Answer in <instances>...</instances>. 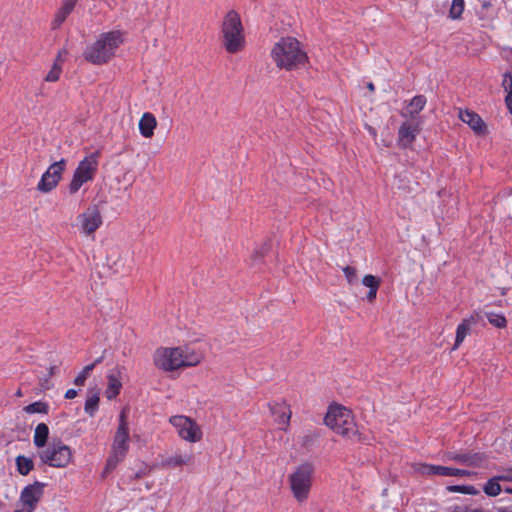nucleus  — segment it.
Returning a JSON list of instances; mask_svg holds the SVG:
<instances>
[{
    "instance_id": "obj_7",
    "label": "nucleus",
    "mask_w": 512,
    "mask_h": 512,
    "mask_svg": "<svg viewBox=\"0 0 512 512\" xmlns=\"http://www.w3.org/2000/svg\"><path fill=\"white\" fill-rule=\"evenodd\" d=\"M100 153L95 151L85 156L74 170L72 180L68 186L70 194H75L87 182L92 181L98 171Z\"/></svg>"
},
{
    "instance_id": "obj_14",
    "label": "nucleus",
    "mask_w": 512,
    "mask_h": 512,
    "mask_svg": "<svg viewBox=\"0 0 512 512\" xmlns=\"http://www.w3.org/2000/svg\"><path fill=\"white\" fill-rule=\"evenodd\" d=\"M45 483L35 481L33 484L27 485L21 492L20 502L25 506L35 510L38 502L44 494Z\"/></svg>"
},
{
    "instance_id": "obj_43",
    "label": "nucleus",
    "mask_w": 512,
    "mask_h": 512,
    "mask_svg": "<svg viewBox=\"0 0 512 512\" xmlns=\"http://www.w3.org/2000/svg\"><path fill=\"white\" fill-rule=\"evenodd\" d=\"M103 360V357H98L95 359V361L93 363H91L90 365H94V367L98 364H100Z\"/></svg>"
},
{
    "instance_id": "obj_26",
    "label": "nucleus",
    "mask_w": 512,
    "mask_h": 512,
    "mask_svg": "<svg viewBox=\"0 0 512 512\" xmlns=\"http://www.w3.org/2000/svg\"><path fill=\"white\" fill-rule=\"evenodd\" d=\"M62 52L60 51L47 75L45 76L46 82H56L59 80L62 73L63 63Z\"/></svg>"
},
{
    "instance_id": "obj_5",
    "label": "nucleus",
    "mask_w": 512,
    "mask_h": 512,
    "mask_svg": "<svg viewBox=\"0 0 512 512\" xmlns=\"http://www.w3.org/2000/svg\"><path fill=\"white\" fill-rule=\"evenodd\" d=\"M222 45L228 53L235 54L245 48V34L240 15L230 10L221 25Z\"/></svg>"
},
{
    "instance_id": "obj_21",
    "label": "nucleus",
    "mask_w": 512,
    "mask_h": 512,
    "mask_svg": "<svg viewBox=\"0 0 512 512\" xmlns=\"http://www.w3.org/2000/svg\"><path fill=\"white\" fill-rule=\"evenodd\" d=\"M129 449V430H123L122 428H117L112 451L117 452L120 455H126Z\"/></svg>"
},
{
    "instance_id": "obj_38",
    "label": "nucleus",
    "mask_w": 512,
    "mask_h": 512,
    "mask_svg": "<svg viewBox=\"0 0 512 512\" xmlns=\"http://www.w3.org/2000/svg\"><path fill=\"white\" fill-rule=\"evenodd\" d=\"M118 428H122L123 430H129L128 422H127V416H126L125 410H122V412L119 415Z\"/></svg>"
},
{
    "instance_id": "obj_4",
    "label": "nucleus",
    "mask_w": 512,
    "mask_h": 512,
    "mask_svg": "<svg viewBox=\"0 0 512 512\" xmlns=\"http://www.w3.org/2000/svg\"><path fill=\"white\" fill-rule=\"evenodd\" d=\"M324 423L342 437L357 441L365 440L358 430L353 412L343 405H330L324 417Z\"/></svg>"
},
{
    "instance_id": "obj_32",
    "label": "nucleus",
    "mask_w": 512,
    "mask_h": 512,
    "mask_svg": "<svg viewBox=\"0 0 512 512\" xmlns=\"http://www.w3.org/2000/svg\"><path fill=\"white\" fill-rule=\"evenodd\" d=\"M499 479L500 478H492L487 481L483 488L485 494L495 497L501 493L502 489L498 482Z\"/></svg>"
},
{
    "instance_id": "obj_13",
    "label": "nucleus",
    "mask_w": 512,
    "mask_h": 512,
    "mask_svg": "<svg viewBox=\"0 0 512 512\" xmlns=\"http://www.w3.org/2000/svg\"><path fill=\"white\" fill-rule=\"evenodd\" d=\"M420 132V123L414 120L404 121L398 129V145L400 148L411 147Z\"/></svg>"
},
{
    "instance_id": "obj_19",
    "label": "nucleus",
    "mask_w": 512,
    "mask_h": 512,
    "mask_svg": "<svg viewBox=\"0 0 512 512\" xmlns=\"http://www.w3.org/2000/svg\"><path fill=\"white\" fill-rule=\"evenodd\" d=\"M427 98L424 95L414 96L406 105L405 110L401 112L402 117L414 118L418 115L426 106Z\"/></svg>"
},
{
    "instance_id": "obj_28",
    "label": "nucleus",
    "mask_w": 512,
    "mask_h": 512,
    "mask_svg": "<svg viewBox=\"0 0 512 512\" xmlns=\"http://www.w3.org/2000/svg\"><path fill=\"white\" fill-rule=\"evenodd\" d=\"M99 392L90 393L85 401L84 410L89 416H94L99 406Z\"/></svg>"
},
{
    "instance_id": "obj_20",
    "label": "nucleus",
    "mask_w": 512,
    "mask_h": 512,
    "mask_svg": "<svg viewBox=\"0 0 512 512\" xmlns=\"http://www.w3.org/2000/svg\"><path fill=\"white\" fill-rule=\"evenodd\" d=\"M476 323H477V320L473 316L462 320V322L457 326V329H456V338H455L453 350L458 349V347L463 343L466 336L470 334L472 327Z\"/></svg>"
},
{
    "instance_id": "obj_8",
    "label": "nucleus",
    "mask_w": 512,
    "mask_h": 512,
    "mask_svg": "<svg viewBox=\"0 0 512 512\" xmlns=\"http://www.w3.org/2000/svg\"><path fill=\"white\" fill-rule=\"evenodd\" d=\"M39 458L46 465L64 468L72 460V450L61 441L53 442L39 453Z\"/></svg>"
},
{
    "instance_id": "obj_18",
    "label": "nucleus",
    "mask_w": 512,
    "mask_h": 512,
    "mask_svg": "<svg viewBox=\"0 0 512 512\" xmlns=\"http://www.w3.org/2000/svg\"><path fill=\"white\" fill-rule=\"evenodd\" d=\"M77 2H78V0H62L61 6L56 11L54 18L51 22L52 30L58 29L64 23V21L67 19V17L74 10Z\"/></svg>"
},
{
    "instance_id": "obj_22",
    "label": "nucleus",
    "mask_w": 512,
    "mask_h": 512,
    "mask_svg": "<svg viewBox=\"0 0 512 512\" xmlns=\"http://www.w3.org/2000/svg\"><path fill=\"white\" fill-rule=\"evenodd\" d=\"M140 134L145 138H151L154 135V130L157 127V120L150 112H145L139 120Z\"/></svg>"
},
{
    "instance_id": "obj_1",
    "label": "nucleus",
    "mask_w": 512,
    "mask_h": 512,
    "mask_svg": "<svg viewBox=\"0 0 512 512\" xmlns=\"http://www.w3.org/2000/svg\"><path fill=\"white\" fill-rule=\"evenodd\" d=\"M203 359V352L190 345L159 347L153 353L154 366L163 372L194 367L200 364Z\"/></svg>"
},
{
    "instance_id": "obj_40",
    "label": "nucleus",
    "mask_w": 512,
    "mask_h": 512,
    "mask_svg": "<svg viewBox=\"0 0 512 512\" xmlns=\"http://www.w3.org/2000/svg\"><path fill=\"white\" fill-rule=\"evenodd\" d=\"M77 396V391L75 389H68L64 395L66 399H74Z\"/></svg>"
},
{
    "instance_id": "obj_37",
    "label": "nucleus",
    "mask_w": 512,
    "mask_h": 512,
    "mask_svg": "<svg viewBox=\"0 0 512 512\" xmlns=\"http://www.w3.org/2000/svg\"><path fill=\"white\" fill-rule=\"evenodd\" d=\"M473 489L474 488L472 486H460V485H453V486L448 487V490L450 492H460V493H467V494H471Z\"/></svg>"
},
{
    "instance_id": "obj_35",
    "label": "nucleus",
    "mask_w": 512,
    "mask_h": 512,
    "mask_svg": "<svg viewBox=\"0 0 512 512\" xmlns=\"http://www.w3.org/2000/svg\"><path fill=\"white\" fill-rule=\"evenodd\" d=\"M344 276L347 282L352 285L357 282V270L352 266H345L343 269Z\"/></svg>"
},
{
    "instance_id": "obj_10",
    "label": "nucleus",
    "mask_w": 512,
    "mask_h": 512,
    "mask_svg": "<svg viewBox=\"0 0 512 512\" xmlns=\"http://www.w3.org/2000/svg\"><path fill=\"white\" fill-rule=\"evenodd\" d=\"M65 168V159L52 163L41 176V179L37 184V189L43 193L52 191L60 182Z\"/></svg>"
},
{
    "instance_id": "obj_12",
    "label": "nucleus",
    "mask_w": 512,
    "mask_h": 512,
    "mask_svg": "<svg viewBox=\"0 0 512 512\" xmlns=\"http://www.w3.org/2000/svg\"><path fill=\"white\" fill-rule=\"evenodd\" d=\"M267 406L271 415L274 417V421L279 425V429L287 432L290 426L292 412L286 401L269 402Z\"/></svg>"
},
{
    "instance_id": "obj_25",
    "label": "nucleus",
    "mask_w": 512,
    "mask_h": 512,
    "mask_svg": "<svg viewBox=\"0 0 512 512\" xmlns=\"http://www.w3.org/2000/svg\"><path fill=\"white\" fill-rule=\"evenodd\" d=\"M48 437H49V428H48L47 424L39 423L34 430V436H33L34 445L37 448H43L47 443Z\"/></svg>"
},
{
    "instance_id": "obj_11",
    "label": "nucleus",
    "mask_w": 512,
    "mask_h": 512,
    "mask_svg": "<svg viewBox=\"0 0 512 512\" xmlns=\"http://www.w3.org/2000/svg\"><path fill=\"white\" fill-rule=\"evenodd\" d=\"M77 221L81 233L92 235L102 225L103 218L99 207L97 205H91L77 216Z\"/></svg>"
},
{
    "instance_id": "obj_29",
    "label": "nucleus",
    "mask_w": 512,
    "mask_h": 512,
    "mask_svg": "<svg viewBox=\"0 0 512 512\" xmlns=\"http://www.w3.org/2000/svg\"><path fill=\"white\" fill-rule=\"evenodd\" d=\"M192 460L191 454H175L165 460V465L168 467L176 468L187 465Z\"/></svg>"
},
{
    "instance_id": "obj_23",
    "label": "nucleus",
    "mask_w": 512,
    "mask_h": 512,
    "mask_svg": "<svg viewBox=\"0 0 512 512\" xmlns=\"http://www.w3.org/2000/svg\"><path fill=\"white\" fill-rule=\"evenodd\" d=\"M451 460L465 464L467 466H479L484 460L480 454H469V453H453L449 456Z\"/></svg>"
},
{
    "instance_id": "obj_6",
    "label": "nucleus",
    "mask_w": 512,
    "mask_h": 512,
    "mask_svg": "<svg viewBox=\"0 0 512 512\" xmlns=\"http://www.w3.org/2000/svg\"><path fill=\"white\" fill-rule=\"evenodd\" d=\"M314 472V465L305 462L298 465L288 476L291 493L300 504L306 502L309 498Z\"/></svg>"
},
{
    "instance_id": "obj_39",
    "label": "nucleus",
    "mask_w": 512,
    "mask_h": 512,
    "mask_svg": "<svg viewBox=\"0 0 512 512\" xmlns=\"http://www.w3.org/2000/svg\"><path fill=\"white\" fill-rule=\"evenodd\" d=\"M510 82H512V75L510 72H506L504 75H503V81H502V86L503 88H507V86H509Z\"/></svg>"
},
{
    "instance_id": "obj_45",
    "label": "nucleus",
    "mask_w": 512,
    "mask_h": 512,
    "mask_svg": "<svg viewBox=\"0 0 512 512\" xmlns=\"http://www.w3.org/2000/svg\"><path fill=\"white\" fill-rule=\"evenodd\" d=\"M367 88L371 91V92H374L375 91V86L372 82H369L367 84Z\"/></svg>"
},
{
    "instance_id": "obj_36",
    "label": "nucleus",
    "mask_w": 512,
    "mask_h": 512,
    "mask_svg": "<svg viewBox=\"0 0 512 512\" xmlns=\"http://www.w3.org/2000/svg\"><path fill=\"white\" fill-rule=\"evenodd\" d=\"M126 455H120L117 452H113L107 460V467L114 468L120 461L124 459Z\"/></svg>"
},
{
    "instance_id": "obj_31",
    "label": "nucleus",
    "mask_w": 512,
    "mask_h": 512,
    "mask_svg": "<svg viewBox=\"0 0 512 512\" xmlns=\"http://www.w3.org/2000/svg\"><path fill=\"white\" fill-rule=\"evenodd\" d=\"M24 411L28 414L40 413L48 414L49 405L43 401H36L24 407Z\"/></svg>"
},
{
    "instance_id": "obj_15",
    "label": "nucleus",
    "mask_w": 512,
    "mask_h": 512,
    "mask_svg": "<svg viewBox=\"0 0 512 512\" xmlns=\"http://www.w3.org/2000/svg\"><path fill=\"white\" fill-rule=\"evenodd\" d=\"M417 471L421 474H427V475H440V476H456V477H463L470 475V472L467 470L457 469V468H451L446 466H440V465H429V464H419V467L417 468Z\"/></svg>"
},
{
    "instance_id": "obj_27",
    "label": "nucleus",
    "mask_w": 512,
    "mask_h": 512,
    "mask_svg": "<svg viewBox=\"0 0 512 512\" xmlns=\"http://www.w3.org/2000/svg\"><path fill=\"white\" fill-rule=\"evenodd\" d=\"M16 466L19 474L26 476L28 475L34 468L33 460L24 455H19L16 457Z\"/></svg>"
},
{
    "instance_id": "obj_34",
    "label": "nucleus",
    "mask_w": 512,
    "mask_h": 512,
    "mask_svg": "<svg viewBox=\"0 0 512 512\" xmlns=\"http://www.w3.org/2000/svg\"><path fill=\"white\" fill-rule=\"evenodd\" d=\"M94 369V365H86L74 379L76 386L82 387Z\"/></svg>"
},
{
    "instance_id": "obj_33",
    "label": "nucleus",
    "mask_w": 512,
    "mask_h": 512,
    "mask_svg": "<svg viewBox=\"0 0 512 512\" xmlns=\"http://www.w3.org/2000/svg\"><path fill=\"white\" fill-rule=\"evenodd\" d=\"M465 2L464 0H452L449 16L452 19H459L464 11Z\"/></svg>"
},
{
    "instance_id": "obj_3",
    "label": "nucleus",
    "mask_w": 512,
    "mask_h": 512,
    "mask_svg": "<svg viewBox=\"0 0 512 512\" xmlns=\"http://www.w3.org/2000/svg\"><path fill=\"white\" fill-rule=\"evenodd\" d=\"M124 33L120 30L102 33L98 39L87 46L83 52L86 61L94 65H102L110 61L118 47L123 43Z\"/></svg>"
},
{
    "instance_id": "obj_42",
    "label": "nucleus",
    "mask_w": 512,
    "mask_h": 512,
    "mask_svg": "<svg viewBox=\"0 0 512 512\" xmlns=\"http://www.w3.org/2000/svg\"><path fill=\"white\" fill-rule=\"evenodd\" d=\"M34 510L25 506L24 504H21V507L16 509L14 512H33Z\"/></svg>"
},
{
    "instance_id": "obj_16",
    "label": "nucleus",
    "mask_w": 512,
    "mask_h": 512,
    "mask_svg": "<svg viewBox=\"0 0 512 512\" xmlns=\"http://www.w3.org/2000/svg\"><path fill=\"white\" fill-rule=\"evenodd\" d=\"M458 117L466 123L475 134L484 135L487 131V126L483 119L474 111L469 109H458Z\"/></svg>"
},
{
    "instance_id": "obj_30",
    "label": "nucleus",
    "mask_w": 512,
    "mask_h": 512,
    "mask_svg": "<svg viewBox=\"0 0 512 512\" xmlns=\"http://www.w3.org/2000/svg\"><path fill=\"white\" fill-rule=\"evenodd\" d=\"M488 322L496 327V328H506L507 319L503 314L495 313V312H486L485 313Z\"/></svg>"
},
{
    "instance_id": "obj_17",
    "label": "nucleus",
    "mask_w": 512,
    "mask_h": 512,
    "mask_svg": "<svg viewBox=\"0 0 512 512\" xmlns=\"http://www.w3.org/2000/svg\"><path fill=\"white\" fill-rule=\"evenodd\" d=\"M107 380L105 396L108 400H113L120 394L122 388L120 370L118 368L111 370L107 375Z\"/></svg>"
},
{
    "instance_id": "obj_2",
    "label": "nucleus",
    "mask_w": 512,
    "mask_h": 512,
    "mask_svg": "<svg viewBox=\"0 0 512 512\" xmlns=\"http://www.w3.org/2000/svg\"><path fill=\"white\" fill-rule=\"evenodd\" d=\"M271 57L277 68L287 71L300 69L309 62L307 53L294 37H283L275 43Z\"/></svg>"
},
{
    "instance_id": "obj_24",
    "label": "nucleus",
    "mask_w": 512,
    "mask_h": 512,
    "mask_svg": "<svg viewBox=\"0 0 512 512\" xmlns=\"http://www.w3.org/2000/svg\"><path fill=\"white\" fill-rule=\"evenodd\" d=\"M362 284L365 287L369 288V291H368L367 296H366L367 300L369 302H373L376 299L377 291H378V289L380 287V284H381L380 278L377 277V276L368 274V275H365L363 277Z\"/></svg>"
},
{
    "instance_id": "obj_44",
    "label": "nucleus",
    "mask_w": 512,
    "mask_h": 512,
    "mask_svg": "<svg viewBox=\"0 0 512 512\" xmlns=\"http://www.w3.org/2000/svg\"><path fill=\"white\" fill-rule=\"evenodd\" d=\"M507 92V95H511L512 93V82H510L509 86L504 89Z\"/></svg>"
},
{
    "instance_id": "obj_9",
    "label": "nucleus",
    "mask_w": 512,
    "mask_h": 512,
    "mask_svg": "<svg viewBox=\"0 0 512 512\" xmlns=\"http://www.w3.org/2000/svg\"><path fill=\"white\" fill-rule=\"evenodd\" d=\"M169 422L176 429L181 439L191 443H196L202 439V430L192 418L185 415H175L170 417Z\"/></svg>"
},
{
    "instance_id": "obj_41",
    "label": "nucleus",
    "mask_w": 512,
    "mask_h": 512,
    "mask_svg": "<svg viewBox=\"0 0 512 512\" xmlns=\"http://www.w3.org/2000/svg\"><path fill=\"white\" fill-rule=\"evenodd\" d=\"M505 104H506L507 108L509 109L510 113L512 114V93H511V95H506Z\"/></svg>"
}]
</instances>
